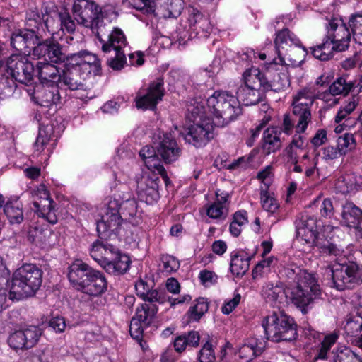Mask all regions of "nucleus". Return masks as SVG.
<instances>
[{
  "mask_svg": "<svg viewBox=\"0 0 362 362\" xmlns=\"http://www.w3.org/2000/svg\"><path fill=\"white\" fill-rule=\"evenodd\" d=\"M289 285L291 302L305 313V307L317 298L321 291L315 275L296 265L284 267L280 272Z\"/></svg>",
  "mask_w": 362,
  "mask_h": 362,
  "instance_id": "1",
  "label": "nucleus"
},
{
  "mask_svg": "<svg viewBox=\"0 0 362 362\" xmlns=\"http://www.w3.org/2000/svg\"><path fill=\"white\" fill-rule=\"evenodd\" d=\"M43 271L35 264H23L13 274L9 298L20 300L33 296L42 283Z\"/></svg>",
  "mask_w": 362,
  "mask_h": 362,
  "instance_id": "2",
  "label": "nucleus"
},
{
  "mask_svg": "<svg viewBox=\"0 0 362 362\" xmlns=\"http://www.w3.org/2000/svg\"><path fill=\"white\" fill-rule=\"evenodd\" d=\"M72 13L77 23L90 28L98 39L112 30L110 25L103 22L102 8L93 0H74Z\"/></svg>",
  "mask_w": 362,
  "mask_h": 362,
  "instance_id": "3",
  "label": "nucleus"
},
{
  "mask_svg": "<svg viewBox=\"0 0 362 362\" xmlns=\"http://www.w3.org/2000/svg\"><path fill=\"white\" fill-rule=\"evenodd\" d=\"M207 107L214 116V124L224 127L242 114L238 99L226 91H215L206 100Z\"/></svg>",
  "mask_w": 362,
  "mask_h": 362,
  "instance_id": "4",
  "label": "nucleus"
},
{
  "mask_svg": "<svg viewBox=\"0 0 362 362\" xmlns=\"http://www.w3.org/2000/svg\"><path fill=\"white\" fill-rule=\"evenodd\" d=\"M262 325L266 338L274 342L291 341L298 336L297 325L293 318L284 312H274L266 316Z\"/></svg>",
  "mask_w": 362,
  "mask_h": 362,
  "instance_id": "5",
  "label": "nucleus"
},
{
  "mask_svg": "<svg viewBox=\"0 0 362 362\" xmlns=\"http://www.w3.org/2000/svg\"><path fill=\"white\" fill-rule=\"evenodd\" d=\"M296 236L307 244L316 247L321 255L339 257L344 253V247L337 245L319 235L316 221L308 217L300 220L296 225Z\"/></svg>",
  "mask_w": 362,
  "mask_h": 362,
  "instance_id": "6",
  "label": "nucleus"
},
{
  "mask_svg": "<svg viewBox=\"0 0 362 362\" xmlns=\"http://www.w3.org/2000/svg\"><path fill=\"white\" fill-rule=\"evenodd\" d=\"M345 251L335 257L337 264L330 269L332 287L338 291L351 289L362 283V268L355 262L347 261Z\"/></svg>",
  "mask_w": 362,
  "mask_h": 362,
  "instance_id": "7",
  "label": "nucleus"
},
{
  "mask_svg": "<svg viewBox=\"0 0 362 362\" xmlns=\"http://www.w3.org/2000/svg\"><path fill=\"white\" fill-rule=\"evenodd\" d=\"M314 87H305L293 95L292 114L296 122V132L304 133L312 122L310 108L317 98H321Z\"/></svg>",
  "mask_w": 362,
  "mask_h": 362,
  "instance_id": "8",
  "label": "nucleus"
},
{
  "mask_svg": "<svg viewBox=\"0 0 362 362\" xmlns=\"http://www.w3.org/2000/svg\"><path fill=\"white\" fill-rule=\"evenodd\" d=\"M274 44L278 54V57L273 59V63L275 65L285 64L284 57H287L293 66H299L303 62V59L301 57L293 59L292 53L300 47L303 56H305L308 52L306 49L301 45L300 41L296 35L287 28L283 29L276 33Z\"/></svg>",
  "mask_w": 362,
  "mask_h": 362,
  "instance_id": "9",
  "label": "nucleus"
},
{
  "mask_svg": "<svg viewBox=\"0 0 362 362\" xmlns=\"http://www.w3.org/2000/svg\"><path fill=\"white\" fill-rule=\"evenodd\" d=\"M258 69L246 70L243 74V84L237 89L236 98L240 104L243 105H254L263 100L265 97V91L261 79L258 76Z\"/></svg>",
  "mask_w": 362,
  "mask_h": 362,
  "instance_id": "10",
  "label": "nucleus"
},
{
  "mask_svg": "<svg viewBox=\"0 0 362 362\" xmlns=\"http://www.w3.org/2000/svg\"><path fill=\"white\" fill-rule=\"evenodd\" d=\"M98 40L102 44L103 52L115 51V56L107 59L108 66L116 71L123 69L127 63L125 54L122 51L123 47L127 45V40L123 31L120 28H115L107 35Z\"/></svg>",
  "mask_w": 362,
  "mask_h": 362,
  "instance_id": "11",
  "label": "nucleus"
},
{
  "mask_svg": "<svg viewBox=\"0 0 362 362\" xmlns=\"http://www.w3.org/2000/svg\"><path fill=\"white\" fill-rule=\"evenodd\" d=\"M327 35L320 45L322 52L327 54V60L333 57V52H343L349 47L351 33L345 24H339L333 19L329 22Z\"/></svg>",
  "mask_w": 362,
  "mask_h": 362,
  "instance_id": "12",
  "label": "nucleus"
},
{
  "mask_svg": "<svg viewBox=\"0 0 362 362\" xmlns=\"http://www.w3.org/2000/svg\"><path fill=\"white\" fill-rule=\"evenodd\" d=\"M4 66L6 74L15 81L23 84H28L32 81L35 66L25 56L18 54H12L8 58Z\"/></svg>",
  "mask_w": 362,
  "mask_h": 362,
  "instance_id": "13",
  "label": "nucleus"
},
{
  "mask_svg": "<svg viewBox=\"0 0 362 362\" xmlns=\"http://www.w3.org/2000/svg\"><path fill=\"white\" fill-rule=\"evenodd\" d=\"M120 208L121 206L117 200L109 202L105 214L97 223V232L100 240H106L117 233L122 221L119 213Z\"/></svg>",
  "mask_w": 362,
  "mask_h": 362,
  "instance_id": "14",
  "label": "nucleus"
},
{
  "mask_svg": "<svg viewBox=\"0 0 362 362\" xmlns=\"http://www.w3.org/2000/svg\"><path fill=\"white\" fill-rule=\"evenodd\" d=\"M129 256L120 253L119 250L106 243L105 252H103L99 264L109 274L120 275L127 272L130 266Z\"/></svg>",
  "mask_w": 362,
  "mask_h": 362,
  "instance_id": "15",
  "label": "nucleus"
},
{
  "mask_svg": "<svg viewBox=\"0 0 362 362\" xmlns=\"http://www.w3.org/2000/svg\"><path fill=\"white\" fill-rule=\"evenodd\" d=\"M158 175L157 172H145L136 178V192L141 201L153 204L158 200Z\"/></svg>",
  "mask_w": 362,
  "mask_h": 362,
  "instance_id": "16",
  "label": "nucleus"
},
{
  "mask_svg": "<svg viewBox=\"0 0 362 362\" xmlns=\"http://www.w3.org/2000/svg\"><path fill=\"white\" fill-rule=\"evenodd\" d=\"M35 211L37 215L45 218L49 223L55 224L57 217L52 204L54 201L45 185H40L32 192Z\"/></svg>",
  "mask_w": 362,
  "mask_h": 362,
  "instance_id": "17",
  "label": "nucleus"
},
{
  "mask_svg": "<svg viewBox=\"0 0 362 362\" xmlns=\"http://www.w3.org/2000/svg\"><path fill=\"white\" fill-rule=\"evenodd\" d=\"M214 124L210 119L193 122L184 134L185 140L197 148L205 146L214 138Z\"/></svg>",
  "mask_w": 362,
  "mask_h": 362,
  "instance_id": "18",
  "label": "nucleus"
},
{
  "mask_svg": "<svg viewBox=\"0 0 362 362\" xmlns=\"http://www.w3.org/2000/svg\"><path fill=\"white\" fill-rule=\"evenodd\" d=\"M41 334V329L38 327L30 326L25 329L12 332L7 341L9 346L16 351L28 349L37 343Z\"/></svg>",
  "mask_w": 362,
  "mask_h": 362,
  "instance_id": "19",
  "label": "nucleus"
},
{
  "mask_svg": "<svg viewBox=\"0 0 362 362\" xmlns=\"http://www.w3.org/2000/svg\"><path fill=\"white\" fill-rule=\"evenodd\" d=\"M154 144L158 155L165 163L177 160L181 155V149L170 134H159Z\"/></svg>",
  "mask_w": 362,
  "mask_h": 362,
  "instance_id": "20",
  "label": "nucleus"
},
{
  "mask_svg": "<svg viewBox=\"0 0 362 362\" xmlns=\"http://www.w3.org/2000/svg\"><path fill=\"white\" fill-rule=\"evenodd\" d=\"M163 86V81L160 78L151 83L146 93L140 97H136V107L144 110H154L164 95Z\"/></svg>",
  "mask_w": 362,
  "mask_h": 362,
  "instance_id": "21",
  "label": "nucleus"
},
{
  "mask_svg": "<svg viewBox=\"0 0 362 362\" xmlns=\"http://www.w3.org/2000/svg\"><path fill=\"white\" fill-rule=\"evenodd\" d=\"M284 64H281L282 68L281 71L278 72L276 69L272 76H267L259 70L258 76L262 81L263 90L265 93L269 90L279 92L289 86L290 80L287 68Z\"/></svg>",
  "mask_w": 362,
  "mask_h": 362,
  "instance_id": "22",
  "label": "nucleus"
},
{
  "mask_svg": "<svg viewBox=\"0 0 362 362\" xmlns=\"http://www.w3.org/2000/svg\"><path fill=\"white\" fill-rule=\"evenodd\" d=\"M59 85L41 84L35 89L33 98L40 106L51 107L60 100Z\"/></svg>",
  "mask_w": 362,
  "mask_h": 362,
  "instance_id": "23",
  "label": "nucleus"
},
{
  "mask_svg": "<svg viewBox=\"0 0 362 362\" xmlns=\"http://www.w3.org/2000/svg\"><path fill=\"white\" fill-rule=\"evenodd\" d=\"M37 40V35L33 29L17 30L14 31L11 37V46L24 54H30L32 47Z\"/></svg>",
  "mask_w": 362,
  "mask_h": 362,
  "instance_id": "24",
  "label": "nucleus"
},
{
  "mask_svg": "<svg viewBox=\"0 0 362 362\" xmlns=\"http://www.w3.org/2000/svg\"><path fill=\"white\" fill-rule=\"evenodd\" d=\"M87 76L85 72H80L77 66H67L61 71V78L59 81V88L66 86L71 90H83L85 88L84 80Z\"/></svg>",
  "mask_w": 362,
  "mask_h": 362,
  "instance_id": "25",
  "label": "nucleus"
},
{
  "mask_svg": "<svg viewBox=\"0 0 362 362\" xmlns=\"http://www.w3.org/2000/svg\"><path fill=\"white\" fill-rule=\"evenodd\" d=\"M94 269L81 260H76L69 267L68 278L71 284L77 289L81 291L84 282Z\"/></svg>",
  "mask_w": 362,
  "mask_h": 362,
  "instance_id": "26",
  "label": "nucleus"
},
{
  "mask_svg": "<svg viewBox=\"0 0 362 362\" xmlns=\"http://www.w3.org/2000/svg\"><path fill=\"white\" fill-rule=\"evenodd\" d=\"M288 288L285 290L281 285L267 282L262 287V296L272 305L279 306L284 303L285 298L291 300Z\"/></svg>",
  "mask_w": 362,
  "mask_h": 362,
  "instance_id": "27",
  "label": "nucleus"
},
{
  "mask_svg": "<svg viewBox=\"0 0 362 362\" xmlns=\"http://www.w3.org/2000/svg\"><path fill=\"white\" fill-rule=\"evenodd\" d=\"M35 71L41 84L59 85L61 71L57 66L48 62H38L35 65Z\"/></svg>",
  "mask_w": 362,
  "mask_h": 362,
  "instance_id": "28",
  "label": "nucleus"
},
{
  "mask_svg": "<svg viewBox=\"0 0 362 362\" xmlns=\"http://www.w3.org/2000/svg\"><path fill=\"white\" fill-rule=\"evenodd\" d=\"M107 283L103 273L94 269L84 282L81 291L90 296H97L107 289Z\"/></svg>",
  "mask_w": 362,
  "mask_h": 362,
  "instance_id": "29",
  "label": "nucleus"
},
{
  "mask_svg": "<svg viewBox=\"0 0 362 362\" xmlns=\"http://www.w3.org/2000/svg\"><path fill=\"white\" fill-rule=\"evenodd\" d=\"M139 156L150 171L157 172L163 178L167 177L166 170L158 158L156 146H145L140 150Z\"/></svg>",
  "mask_w": 362,
  "mask_h": 362,
  "instance_id": "30",
  "label": "nucleus"
},
{
  "mask_svg": "<svg viewBox=\"0 0 362 362\" xmlns=\"http://www.w3.org/2000/svg\"><path fill=\"white\" fill-rule=\"evenodd\" d=\"M281 128L271 127L264 132L262 148L267 154L274 153L282 146Z\"/></svg>",
  "mask_w": 362,
  "mask_h": 362,
  "instance_id": "31",
  "label": "nucleus"
},
{
  "mask_svg": "<svg viewBox=\"0 0 362 362\" xmlns=\"http://www.w3.org/2000/svg\"><path fill=\"white\" fill-rule=\"evenodd\" d=\"M301 134L296 132L291 142L285 149L288 161L293 164L298 163L300 156L308 148V143L306 138Z\"/></svg>",
  "mask_w": 362,
  "mask_h": 362,
  "instance_id": "32",
  "label": "nucleus"
},
{
  "mask_svg": "<svg viewBox=\"0 0 362 362\" xmlns=\"http://www.w3.org/2000/svg\"><path fill=\"white\" fill-rule=\"evenodd\" d=\"M216 192V199L207 209V215L211 218H225L228 214V193Z\"/></svg>",
  "mask_w": 362,
  "mask_h": 362,
  "instance_id": "33",
  "label": "nucleus"
},
{
  "mask_svg": "<svg viewBox=\"0 0 362 362\" xmlns=\"http://www.w3.org/2000/svg\"><path fill=\"white\" fill-rule=\"evenodd\" d=\"M200 341V335L198 332L189 331L177 336L173 342L175 350L177 353L185 351L188 346L197 347Z\"/></svg>",
  "mask_w": 362,
  "mask_h": 362,
  "instance_id": "34",
  "label": "nucleus"
},
{
  "mask_svg": "<svg viewBox=\"0 0 362 362\" xmlns=\"http://www.w3.org/2000/svg\"><path fill=\"white\" fill-rule=\"evenodd\" d=\"M4 211L11 224H20L24 219L23 204L18 198L8 200Z\"/></svg>",
  "mask_w": 362,
  "mask_h": 362,
  "instance_id": "35",
  "label": "nucleus"
},
{
  "mask_svg": "<svg viewBox=\"0 0 362 362\" xmlns=\"http://www.w3.org/2000/svg\"><path fill=\"white\" fill-rule=\"evenodd\" d=\"M251 257L245 255L243 252H233L231 255L230 269L236 276H243L249 269Z\"/></svg>",
  "mask_w": 362,
  "mask_h": 362,
  "instance_id": "36",
  "label": "nucleus"
},
{
  "mask_svg": "<svg viewBox=\"0 0 362 362\" xmlns=\"http://www.w3.org/2000/svg\"><path fill=\"white\" fill-rule=\"evenodd\" d=\"M158 310V308L155 303H144L136 308L134 317L143 322L145 327H148L156 317Z\"/></svg>",
  "mask_w": 362,
  "mask_h": 362,
  "instance_id": "37",
  "label": "nucleus"
},
{
  "mask_svg": "<svg viewBox=\"0 0 362 362\" xmlns=\"http://www.w3.org/2000/svg\"><path fill=\"white\" fill-rule=\"evenodd\" d=\"M187 117L192 122H199L208 119L206 117L204 103L203 100L197 98L191 99L187 102Z\"/></svg>",
  "mask_w": 362,
  "mask_h": 362,
  "instance_id": "38",
  "label": "nucleus"
},
{
  "mask_svg": "<svg viewBox=\"0 0 362 362\" xmlns=\"http://www.w3.org/2000/svg\"><path fill=\"white\" fill-rule=\"evenodd\" d=\"M341 216L346 226L355 228L358 226L359 220L362 218V211L352 203H346L343 206Z\"/></svg>",
  "mask_w": 362,
  "mask_h": 362,
  "instance_id": "39",
  "label": "nucleus"
},
{
  "mask_svg": "<svg viewBox=\"0 0 362 362\" xmlns=\"http://www.w3.org/2000/svg\"><path fill=\"white\" fill-rule=\"evenodd\" d=\"M16 81L6 72V66L0 60V98H6L13 93Z\"/></svg>",
  "mask_w": 362,
  "mask_h": 362,
  "instance_id": "40",
  "label": "nucleus"
},
{
  "mask_svg": "<svg viewBox=\"0 0 362 362\" xmlns=\"http://www.w3.org/2000/svg\"><path fill=\"white\" fill-rule=\"evenodd\" d=\"M354 83L349 78L348 76H343L337 78L329 87V93L334 95H346L354 88Z\"/></svg>",
  "mask_w": 362,
  "mask_h": 362,
  "instance_id": "41",
  "label": "nucleus"
},
{
  "mask_svg": "<svg viewBox=\"0 0 362 362\" xmlns=\"http://www.w3.org/2000/svg\"><path fill=\"white\" fill-rule=\"evenodd\" d=\"M262 350V347L259 346L255 340H251L240 347L238 356L241 360L240 362H250L255 357L260 355Z\"/></svg>",
  "mask_w": 362,
  "mask_h": 362,
  "instance_id": "42",
  "label": "nucleus"
},
{
  "mask_svg": "<svg viewBox=\"0 0 362 362\" xmlns=\"http://www.w3.org/2000/svg\"><path fill=\"white\" fill-rule=\"evenodd\" d=\"M354 40L362 45V11L352 14L349 21Z\"/></svg>",
  "mask_w": 362,
  "mask_h": 362,
  "instance_id": "43",
  "label": "nucleus"
},
{
  "mask_svg": "<svg viewBox=\"0 0 362 362\" xmlns=\"http://www.w3.org/2000/svg\"><path fill=\"white\" fill-rule=\"evenodd\" d=\"M209 303L204 298L196 300V303L191 306L187 313L188 318L192 321H198L208 311Z\"/></svg>",
  "mask_w": 362,
  "mask_h": 362,
  "instance_id": "44",
  "label": "nucleus"
},
{
  "mask_svg": "<svg viewBox=\"0 0 362 362\" xmlns=\"http://www.w3.org/2000/svg\"><path fill=\"white\" fill-rule=\"evenodd\" d=\"M85 63L82 64V69L86 75L93 73L94 75H98L100 71V62L94 54L83 51Z\"/></svg>",
  "mask_w": 362,
  "mask_h": 362,
  "instance_id": "45",
  "label": "nucleus"
},
{
  "mask_svg": "<svg viewBox=\"0 0 362 362\" xmlns=\"http://www.w3.org/2000/svg\"><path fill=\"white\" fill-rule=\"evenodd\" d=\"M32 55L38 59L44 58L46 61L49 60V39L41 40L37 35V40L32 47Z\"/></svg>",
  "mask_w": 362,
  "mask_h": 362,
  "instance_id": "46",
  "label": "nucleus"
},
{
  "mask_svg": "<svg viewBox=\"0 0 362 362\" xmlns=\"http://www.w3.org/2000/svg\"><path fill=\"white\" fill-rule=\"evenodd\" d=\"M260 199L262 206L265 211L273 214L279 209V204L274 194L269 193L267 190H261Z\"/></svg>",
  "mask_w": 362,
  "mask_h": 362,
  "instance_id": "47",
  "label": "nucleus"
},
{
  "mask_svg": "<svg viewBox=\"0 0 362 362\" xmlns=\"http://www.w3.org/2000/svg\"><path fill=\"white\" fill-rule=\"evenodd\" d=\"M49 61L52 63L65 62L68 55L64 52L62 46L57 42L49 39Z\"/></svg>",
  "mask_w": 362,
  "mask_h": 362,
  "instance_id": "48",
  "label": "nucleus"
},
{
  "mask_svg": "<svg viewBox=\"0 0 362 362\" xmlns=\"http://www.w3.org/2000/svg\"><path fill=\"white\" fill-rule=\"evenodd\" d=\"M45 15L38 9H30L27 13V24L30 27L38 28L43 23L47 27L48 18H45Z\"/></svg>",
  "mask_w": 362,
  "mask_h": 362,
  "instance_id": "49",
  "label": "nucleus"
},
{
  "mask_svg": "<svg viewBox=\"0 0 362 362\" xmlns=\"http://www.w3.org/2000/svg\"><path fill=\"white\" fill-rule=\"evenodd\" d=\"M344 330L351 337L356 336L362 330V317L355 315L347 319Z\"/></svg>",
  "mask_w": 362,
  "mask_h": 362,
  "instance_id": "50",
  "label": "nucleus"
},
{
  "mask_svg": "<svg viewBox=\"0 0 362 362\" xmlns=\"http://www.w3.org/2000/svg\"><path fill=\"white\" fill-rule=\"evenodd\" d=\"M356 141L354 135L351 134H344L337 139V147L341 151L342 155L346 154L347 152L351 151L356 147Z\"/></svg>",
  "mask_w": 362,
  "mask_h": 362,
  "instance_id": "51",
  "label": "nucleus"
},
{
  "mask_svg": "<svg viewBox=\"0 0 362 362\" xmlns=\"http://www.w3.org/2000/svg\"><path fill=\"white\" fill-rule=\"evenodd\" d=\"M339 336L336 333H331L324 337L321 343V346L319 349L317 358L320 359H326L327 352L329 351L331 346L334 345Z\"/></svg>",
  "mask_w": 362,
  "mask_h": 362,
  "instance_id": "52",
  "label": "nucleus"
},
{
  "mask_svg": "<svg viewBox=\"0 0 362 362\" xmlns=\"http://www.w3.org/2000/svg\"><path fill=\"white\" fill-rule=\"evenodd\" d=\"M335 362H361V358L349 348L344 347L337 351Z\"/></svg>",
  "mask_w": 362,
  "mask_h": 362,
  "instance_id": "53",
  "label": "nucleus"
},
{
  "mask_svg": "<svg viewBox=\"0 0 362 362\" xmlns=\"http://www.w3.org/2000/svg\"><path fill=\"white\" fill-rule=\"evenodd\" d=\"M356 186L349 175L340 177L336 182V188L342 194L352 192L356 189Z\"/></svg>",
  "mask_w": 362,
  "mask_h": 362,
  "instance_id": "54",
  "label": "nucleus"
},
{
  "mask_svg": "<svg viewBox=\"0 0 362 362\" xmlns=\"http://www.w3.org/2000/svg\"><path fill=\"white\" fill-rule=\"evenodd\" d=\"M215 359L212 344L207 341L199 351L198 360L199 362H214Z\"/></svg>",
  "mask_w": 362,
  "mask_h": 362,
  "instance_id": "55",
  "label": "nucleus"
},
{
  "mask_svg": "<svg viewBox=\"0 0 362 362\" xmlns=\"http://www.w3.org/2000/svg\"><path fill=\"white\" fill-rule=\"evenodd\" d=\"M62 29H66L68 33H72L76 30V24L70 14L66 11H61L58 14Z\"/></svg>",
  "mask_w": 362,
  "mask_h": 362,
  "instance_id": "56",
  "label": "nucleus"
},
{
  "mask_svg": "<svg viewBox=\"0 0 362 362\" xmlns=\"http://www.w3.org/2000/svg\"><path fill=\"white\" fill-rule=\"evenodd\" d=\"M143 322L133 317L129 324V333L132 338L139 341L142 339L144 333Z\"/></svg>",
  "mask_w": 362,
  "mask_h": 362,
  "instance_id": "57",
  "label": "nucleus"
},
{
  "mask_svg": "<svg viewBox=\"0 0 362 362\" xmlns=\"http://www.w3.org/2000/svg\"><path fill=\"white\" fill-rule=\"evenodd\" d=\"M106 243L100 240H97L91 245L90 255L91 257L99 263L101 260L103 252H105Z\"/></svg>",
  "mask_w": 362,
  "mask_h": 362,
  "instance_id": "58",
  "label": "nucleus"
},
{
  "mask_svg": "<svg viewBox=\"0 0 362 362\" xmlns=\"http://www.w3.org/2000/svg\"><path fill=\"white\" fill-rule=\"evenodd\" d=\"M141 299L146 303H163L166 300L163 292H160L156 289L153 290L152 288L141 297Z\"/></svg>",
  "mask_w": 362,
  "mask_h": 362,
  "instance_id": "59",
  "label": "nucleus"
},
{
  "mask_svg": "<svg viewBox=\"0 0 362 362\" xmlns=\"http://www.w3.org/2000/svg\"><path fill=\"white\" fill-rule=\"evenodd\" d=\"M123 3L137 10L146 8V11L148 13L154 11V6L151 4V0H123Z\"/></svg>",
  "mask_w": 362,
  "mask_h": 362,
  "instance_id": "60",
  "label": "nucleus"
},
{
  "mask_svg": "<svg viewBox=\"0 0 362 362\" xmlns=\"http://www.w3.org/2000/svg\"><path fill=\"white\" fill-rule=\"evenodd\" d=\"M356 103L355 100L353 98L351 101L347 103L344 107L341 108L336 117H335V122L340 123L343 119H345L348 115H349L356 108Z\"/></svg>",
  "mask_w": 362,
  "mask_h": 362,
  "instance_id": "61",
  "label": "nucleus"
},
{
  "mask_svg": "<svg viewBox=\"0 0 362 362\" xmlns=\"http://www.w3.org/2000/svg\"><path fill=\"white\" fill-rule=\"evenodd\" d=\"M164 271L167 273H171L178 269L180 267L179 261L174 257L167 255L162 257Z\"/></svg>",
  "mask_w": 362,
  "mask_h": 362,
  "instance_id": "62",
  "label": "nucleus"
},
{
  "mask_svg": "<svg viewBox=\"0 0 362 362\" xmlns=\"http://www.w3.org/2000/svg\"><path fill=\"white\" fill-rule=\"evenodd\" d=\"M204 16L197 8L190 7L188 9L187 18L190 28L193 30L194 28H197L198 23H199V21H201Z\"/></svg>",
  "mask_w": 362,
  "mask_h": 362,
  "instance_id": "63",
  "label": "nucleus"
},
{
  "mask_svg": "<svg viewBox=\"0 0 362 362\" xmlns=\"http://www.w3.org/2000/svg\"><path fill=\"white\" fill-rule=\"evenodd\" d=\"M250 160L251 158L250 157L242 156L227 165L226 168L231 170L236 169H245L249 165Z\"/></svg>",
  "mask_w": 362,
  "mask_h": 362,
  "instance_id": "64",
  "label": "nucleus"
}]
</instances>
